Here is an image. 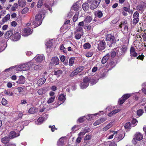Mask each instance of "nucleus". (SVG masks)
Here are the masks:
<instances>
[{
    "label": "nucleus",
    "mask_w": 146,
    "mask_h": 146,
    "mask_svg": "<svg viewBox=\"0 0 146 146\" xmlns=\"http://www.w3.org/2000/svg\"><path fill=\"white\" fill-rule=\"evenodd\" d=\"M42 15L40 13L37 14L35 16V21H33V24L35 27V28L40 25L42 23Z\"/></svg>",
    "instance_id": "obj_1"
},
{
    "label": "nucleus",
    "mask_w": 146,
    "mask_h": 146,
    "mask_svg": "<svg viewBox=\"0 0 146 146\" xmlns=\"http://www.w3.org/2000/svg\"><path fill=\"white\" fill-rule=\"evenodd\" d=\"M101 0H87L90 9L93 10L96 8L99 5Z\"/></svg>",
    "instance_id": "obj_2"
},
{
    "label": "nucleus",
    "mask_w": 146,
    "mask_h": 146,
    "mask_svg": "<svg viewBox=\"0 0 146 146\" xmlns=\"http://www.w3.org/2000/svg\"><path fill=\"white\" fill-rule=\"evenodd\" d=\"M90 78L88 77H85L83 80V82H82L80 85L81 88L82 89H84L86 88L88 86Z\"/></svg>",
    "instance_id": "obj_3"
},
{
    "label": "nucleus",
    "mask_w": 146,
    "mask_h": 146,
    "mask_svg": "<svg viewBox=\"0 0 146 146\" xmlns=\"http://www.w3.org/2000/svg\"><path fill=\"white\" fill-rule=\"evenodd\" d=\"M15 69L17 71H26L29 69V67L28 65L25 63L17 66Z\"/></svg>",
    "instance_id": "obj_4"
},
{
    "label": "nucleus",
    "mask_w": 146,
    "mask_h": 146,
    "mask_svg": "<svg viewBox=\"0 0 146 146\" xmlns=\"http://www.w3.org/2000/svg\"><path fill=\"white\" fill-rule=\"evenodd\" d=\"M117 131V132L115 135L114 140L115 141L118 142L123 139L124 133L123 132H120L118 131Z\"/></svg>",
    "instance_id": "obj_5"
},
{
    "label": "nucleus",
    "mask_w": 146,
    "mask_h": 146,
    "mask_svg": "<svg viewBox=\"0 0 146 146\" xmlns=\"http://www.w3.org/2000/svg\"><path fill=\"white\" fill-rule=\"evenodd\" d=\"M48 117V115L46 114H43L42 116L38 118L37 121L36 122V123L37 125L42 123L44 121L47 119Z\"/></svg>",
    "instance_id": "obj_6"
},
{
    "label": "nucleus",
    "mask_w": 146,
    "mask_h": 146,
    "mask_svg": "<svg viewBox=\"0 0 146 146\" xmlns=\"http://www.w3.org/2000/svg\"><path fill=\"white\" fill-rule=\"evenodd\" d=\"M130 56L131 59H132L133 58L136 57L137 55V54L136 52L135 48L133 46H131L130 49Z\"/></svg>",
    "instance_id": "obj_7"
},
{
    "label": "nucleus",
    "mask_w": 146,
    "mask_h": 146,
    "mask_svg": "<svg viewBox=\"0 0 146 146\" xmlns=\"http://www.w3.org/2000/svg\"><path fill=\"white\" fill-rule=\"evenodd\" d=\"M84 69V67L83 66H80L74 70L70 74V76H73L77 74L79 72H81Z\"/></svg>",
    "instance_id": "obj_8"
},
{
    "label": "nucleus",
    "mask_w": 146,
    "mask_h": 146,
    "mask_svg": "<svg viewBox=\"0 0 146 146\" xmlns=\"http://www.w3.org/2000/svg\"><path fill=\"white\" fill-rule=\"evenodd\" d=\"M119 48H115L112 51L111 54V56L112 57H114L116 54L118 56H120L122 55V54L120 53V52H119L118 51Z\"/></svg>",
    "instance_id": "obj_9"
},
{
    "label": "nucleus",
    "mask_w": 146,
    "mask_h": 146,
    "mask_svg": "<svg viewBox=\"0 0 146 146\" xmlns=\"http://www.w3.org/2000/svg\"><path fill=\"white\" fill-rule=\"evenodd\" d=\"M106 43L104 40H101L98 44V49L100 51L104 50L105 48Z\"/></svg>",
    "instance_id": "obj_10"
},
{
    "label": "nucleus",
    "mask_w": 146,
    "mask_h": 146,
    "mask_svg": "<svg viewBox=\"0 0 146 146\" xmlns=\"http://www.w3.org/2000/svg\"><path fill=\"white\" fill-rule=\"evenodd\" d=\"M24 32L25 34H23V36H27L31 34L33 30L29 27H26L24 29Z\"/></svg>",
    "instance_id": "obj_11"
},
{
    "label": "nucleus",
    "mask_w": 146,
    "mask_h": 146,
    "mask_svg": "<svg viewBox=\"0 0 146 146\" xmlns=\"http://www.w3.org/2000/svg\"><path fill=\"white\" fill-rule=\"evenodd\" d=\"M106 39L107 41H110L111 43H114L115 41V37L110 34H108L106 36Z\"/></svg>",
    "instance_id": "obj_12"
},
{
    "label": "nucleus",
    "mask_w": 146,
    "mask_h": 146,
    "mask_svg": "<svg viewBox=\"0 0 146 146\" xmlns=\"http://www.w3.org/2000/svg\"><path fill=\"white\" fill-rule=\"evenodd\" d=\"M90 131V129L88 127H86L82 128L81 131L79 133L83 136Z\"/></svg>",
    "instance_id": "obj_13"
},
{
    "label": "nucleus",
    "mask_w": 146,
    "mask_h": 146,
    "mask_svg": "<svg viewBox=\"0 0 146 146\" xmlns=\"http://www.w3.org/2000/svg\"><path fill=\"white\" fill-rule=\"evenodd\" d=\"M44 58V57L43 55H37L33 59L35 60L37 62H40L43 60Z\"/></svg>",
    "instance_id": "obj_14"
},
{
    "label": "nucleus",
    "mask_w": 146,
    "mask_h": 146,
    "mask_svg": "<svg viewBox=\"0 0 146 146\" xmlns=\"http://www.w3.org/2000/svg\"><path fill=\"white\" fill-rule=\"evenodd\" d=\"M59 59L57 57L52 58L50 64H55V65H56L58 64L59 63Z\"/></svg>",
    "instance_id": "obj_15"
},
{
    "label": "nucleus",
    "mask_w": 146,
    "mask_h": 146,
    "mask_svg": "<svg viewBox=\"0 0 146 146\" xmlns=\"http://www.w3.org/2000/svg\"><path fill=\"white\" fill-rule=\"evenodd\" d=\"M19 135L18 133H16L14 131H11L9 134V137L10 139H13Z\"/></svg>",
    "instance_id": "obj_16"
},
{
    "label": "nucleus",
    "mask_w": 146,
    "mask_h": 146,
    "mask_svg": "<svg viewBox=\"0 0 146 146\" xmlns=\"http://www.w3.org/2000/svg\"><path fill=\"white\" fill-rule=\"evenodd\" d=\"M25 78L23 76H21L19 77L18 80L16 82L20 84H24L25 82Z\"/></svg>",
    "instance_id": "obj_17"
},
{
    "label": "nucleus",
    "mask_w": 146,
    "mask_h": 146,
    "mask_svg": "<svg viewBox=\"0 0 146 146\" xmlns=\"http://www.w3.org/2000/svg\"><path fill=\"white\" fill-rule=\"evenodd\" d=\"M89 5L88 2L84 3L82 5L83 10L85 11H87L89 9Z\"/></svg>",
    "instance_id": "obj_18"
},
{
    "label": "nucleus",
    "mask_w": 146,
    "mask_h": 146,
    "mask_svg": "<svg viewBox=\"0 0 146 146\" xmlns=\"http://www.w3.org/2000/svg\"><path fill=\"white\" fill-rule=\"evenodd\" d=\"M136 139L138 141H140L143 138V135L140 132H137L135 135Z\"/></svg>",
    "instance_id": "obj_19"
},
{
    "label": "nucleus",
    "mask_w": 146,
    "mask_h": 146,
    "mask_svg": "<svg viewBox=\"0 0 146 146\" xmlns=\"http://www.w3.org/2000/svg\"><path fill=\"white\" fill-rule=\"evenodd\" d=\"M10 138L9 137L5 136L1 139V141L4 144L8 143L10 141Z\"/></svg>",
    "instance_id": "obj_20"
},
{
    "label": "nucleus",
    "mask_w": 146,
    "mask_h": 146,
    "mask_svg": "<svg viewBox=\"0 0 146 146\" xmlns=\"http://www.w3.org/2000/svg\"><path fill=\"white\" fill-rule=\"evenodd\" d=\"M117 131H111L110 132V134L107 135V138L109 139H111L113 138L114 135L117 133Z\"/></svg>",
    "instance_id": "obj_21"
},
{
    "label": "nucleus",
    "mask_w": 146,
    "mask_h": 146,
    "mask_svg": "<svg viewBox=\"0 0 146 146\" xmlns=\"http://www.w3.org/2000/svg\"><path fill=\"white\" fill-rule=\"evenodd\" d=\"M77 2L74 3L71 8V11L74 10L75 11H77L79 9V5L77 4Z\"/></svg>",
    "instance_id": "obj_22"
},
{
    "label": "nucleus",
    "mask_w": 146,
    "mask_h": 146,
    "mask_svg": "<svg viewBox=\"0 0 146 146\" xmlns=\"http://www.w3.org/2000/svg\"><path fill=\"white\" fill-rule=\"evenodd\" d=\"M89 13V15L86 17L84 20L85 24L89 23L92 20L91 13L90 12Z\"/></svg>",
    "instance_id": "obj_23"
},
{
    "label": "nucleus",
    "mask_w": 146,
    "mask_h": 146,
    "mask_svg": "<svg viewBox=\"0 0 146 146\" xmlns=\"http://www.w3.org/2000/svg\"><path fill=\"white\" fill-rule=\"evenodd\" d=\"M52 39L49 40L45 44L46 45V48L47 49H49L50 50V48L52 47Z\"/></svg>",
    "instance_id": "obj_24"
},
{
    "label": "nucleus",
    "mask_w": 146,
    "mask_h": 146,
    "mask_svg": "<svg viewBox=\"0 0 146 146\" xmlns=\"http://www.w3.org/2000/svg\"><path fill=\"white\" fill-rule=\"evenodd\" d=\"M20 35L19 33H16L14 34L13 36V40L17 41L19 40L20 38Z\"/></svg>",
    "instance_id": "obj_25"
},
{
    "label": "nucleus",
    "mask_w": 146,
    "mask_h": 146,
    "mask_svg": "<svg viewBox=\"0 0 146 146\" xmlns=\"http://www.w3.org/2000/svg\"><path fill=\"white\" fill-rule=\"evenodd\" d=\"M110 56V54L108 53L103 57L102 60V64H105L106 62L109 58Z\"/></svg>",
    "instance_id": "obj_26"
},
{
    "label": "nucleus",
    "mask_w": 146,
    "mask_h": 146,
    "mask_svg": "<svg viewBox=\"0 0 146 146\" xmlns=\"http://www.w3.org/2000/svg\"><path fill=\"white\" fill-rule=\"evenodd\" d=\"M13 34V33L12 31H8L5 34V38L7 39L8 38L12 35Z\"/></svg>",
    "instance_id": "obj_27"
},
{
    "label": "nucleus",
    "mask_w": 146,
    "mask_h": 146,
    "mask_svg": "<svg viewBox=\"0 0 146 146\" xmlns=\"http://www.w3.org/2000/svg\"><path fill=\"white\" fill-rule=\"evenodd\" d=\"M58 99L59 101L58 103V104L60 105L64 102V95L62 94L60 95L58 97Z\"/></svg>",
    "instance_id": "obj_28"
},
{
    "label": "nucleus",
    "mask_w": 146,
    "mask_h": 146,
    "mask_svg": "<svg viewBox=\"0 0 146 146\" xmlns=\"http://www.w3.org/2000/svg\"><path fill=\"white\" fill-rule=\"evenodd\" d=\"M121 111L120 108H118L117 110H115L111 111L110 113L108 114V115L110 117H111L113 115L116 113L119 112Z\"/></svg>",
    "instance_id": "obj_29"
},
{
    "label": "nucleus",
    "mask_w": 146,
    "mask_h": 146,
    "mask_svg": "<svg viewBox=\"0 0 146 146\" xmlns=\"http://www.w3.org/2000/svg\"><path fill=\"white\" fill-rule=\"evenodd\" d=\"M80 128V125H75L72 128L71 130L74 133L78 130Z\"/></svg>",
    "instance_id": "obj_30"
},
{
    "label": "nucleus",
    "mask_w": 146,
    "mask_h": 146,
    "mask_svg": "<svg viewBox=\"0 0 146 146\" xmlns=\"http://www.w3.org/2000/svg\"><path fill=\"white\" fill-rule=\"evenodd\" d=\"M99 113H98L95 114L88 115H87L85 116H86L85 118H86L88 120H90L93 118L94 116H95L96 115H99Z\"/></svg>",
    "instance_id": "obj_31"
},
{
    "label": "nucleus",
    "mask_w": 146,
    "mask_h": 146,
    "mask_svg": "<svg viewBox=\"0 0 146 146\" xmlns=\"http://www.w3.org/2000/svg\"><path fill=\"white\" fill-rule=\"evenodd\" d=\"M57 144L58 146H63L64 145V137H61L58 140Z\"/></svg>",
    "instance_id": "obj_32"
},
{
    "label": "nucleus",
    "mask_w": 146,
    "mask_h": 146,
    "mask_svg": "<svg viewBox=\"0 0 146 146\" xmlns=\"http://www.w3.org/2000/svg\"><path fill=\"white\" fill-rule=\"evenodd\" d=\"M46 80V79L45 78H41L37 81V84L38 85H41L43 84L45 82Z\"/></svg>",
    "instance_id": "obj_33"
},
{
    "label": "nucleus",
    "mask_w": 146,
    "mask_h": 146,
    "mask_svg": "<svg viewBox=\"0 0 146 146\" xmlns=\"http://www.w3.org/2000/svg\"><path fill=\"white\" fill-rule=\"evenodd\" d=\"M113 122H111L106 126L103 129V131H106L111 127L113 125Z\"/></svg>",
    "instance_id": "obj_34"
},
{
    "label": "nucleus",
    "mask_w": 146,
    "mask_h": 146,
    "mask_svg": "<svg viewBox=\"0 0 146 146\" xmlns=\"http://www.w3.org/2000/svg\"><path fill=\"white\" fill-rule=\"evenodd\" d=\"M95 15L96 16L100 18L102 17L103 15L102 12L100 11H96L95 12Z\"/></svg>",
    "instance_id": "obj_35"
},
{
    "label": "nucleus",
    "mask_w": 146,
    "mask_h": 146,
    "mask_svg": "<svg viewBox=\"0 0 146 146\" xmlns=\"http://www.w3.org/2000/svg\"><path fill=\"white\" fill-rule=\"evenodd\" d=\"M37 111V109L33 107L31 108L29 110V112L30 114H34Z\"/></svg>",
    "instance_id": "obj_36"
},
{
    "label": "nucleus",
    "mask_w": 146,
    "mask_h": 146,
    "mask_svg": "<svg viewBox=\"0 0 146 146\" xmlns=\"http://www.w3.org/2000/svg\"><path fill=\"white\" fill-rule=\"evenodd\" d=\"M10 14H8L5 17L3 18L2 20V21L4 23L9 20L10 19Z\"/></svg>",
    "instance_id": "obj_37"
},
{
    "label": "nucleus",
    "mask_w": 146,
    "mask_h": 146,
    "mask_svg": "<svg viewBox=\"0 0 146 146\" xmlns=\"http://www.w3.org/2000/svg\"><path fill=\"white\" fill-rule=\"evenodd\" d=\"M83 136L79 133L78 134V137L77 138L76 140V142L78 143H79L81 142V141L83 137Z\"/></svg>",
    "instance_id": "obj_38"
},
{
    "label": "nucleus",
    "mask_w": 146,
    "mask_h": 146,
    "mask_svg": "<svg viewBox=\"0 0 146 146\" xmlns=\"http://www.w3.org/2000/svg\"><path fill=\"white\" fill-rule=\"evenodd\" d=\"M92 138V136L88 134L86 135L84 137V142H85L86 141L90 140Z\"/></svg>",
    "instance_id": "obj_39"
},
{
    "label": "nucleus",
    "mask_w": 146,
    "mask_h": 146,
    "mask_svg": "<svg viewBox=\"0 0 146 146\" xmlns=\"http://www.w3.org/2000/svg\"><path fill=\"white\" fill-rule=\"evenodd\" d=\"M55 96L51 97L47 101V103L48 104H50L54 102L55 99Z\"/></svg>",
    "instance_id": "obj_40"
},
{
    "label": "nucleus",
    "mask_w": 146,
    "mask_h": 146,
    "mask_svg": "<svg viewBox=\"0 0 146 146\" xmlns=\"http://www.w3.org/2000/svg\"><path fill=\"white\" fill-rule=\"evenodd\" d=\"M137 9L138 11H141V13H142L144 11L143 7L141 5H139L137 6Z\"/></svg>",
    "instance_id": "obj_41"
},
{
    "label": "nucleus",
    "mask_w": 146,
    "mask_h": 146,
    "mask_svg": "<svg viewBox=\"0 0 146 146\" xmlns=\"http://www.w3.org/2000/svg\"><path fill=\"white\" fill-rule=\"evenodd\" d=\"M74 60L75 58L74 57H71L70 58L69 62L70 66H71L73 65Z\"/></svg>",
    "instance_id": "obj_42"
},
{
    "label": "nucleus",
    "mask_w": 146,
    "mask_h": 146,
    "mask_svg": "<svg viewBox=\"0 0 146 146\" xmlns=\"http://www.w3.org/2000/svg\"><path fill=\"white\" fill-rule=\"evenodd\" d=\"M83 46L84 48L85 49H89L90 48L91 45L89 43L87 42L85 43L84 44Z\"/></svg>",
    "instance_id": "obj_43"
},
{
    "label": "nucleus",
    "mask_w": 146,
    "mask_h": 146,
    "mask_svg": "<svg viewBox=\"0 0 146 146\" xmlns=\"http://www.w3.org/2000/svg\"><path fill=\"white\" fill-rule=\"evenodd\" d=\"M4 93L5 94L9 96H12L13 95V93L11 92L9 90H6L4 91Z\"/></svg>",
    "instance_id": "obj_44"
},
{
    "label": "nucleus",
    "mask_w": 146,
    "mask_h": 146,
    "mask_svg": "<svg viewBox=\"0 0 146 146\" xmlns=\"http://www.w3.org/2000/svg\"><path fill=\"white\" fill-rule=\"evenodd\" d=\"M62 72L61 70H58L57 71H54V75L58 76L61 74Z\"/></svg>",
    "instance_id": "obj_45"
},
{
    "label": "nucleus",
    "mask_w": 146,
    "mask_h": 146,
    "mask_svg": "<svg viewBox=\"0 0 146 146\" xmlns=\"http://www.w3.org/2000/svg\"><path fill=\"white\" fill-rule=\"evenodd\" d=\"M85 117V116H84L79 118L77 120V122H78L79 123L83 122L84 120Z\"/></svg>",
    "instance_id": "obj_46"
},
{
    "label": "nucleus",
    "mask_w": 146,
    "mask_h": 146,
    "mask_svg": "<svg viewBox=\"0 0 146 146\" xmlns=\"http://www.w3.org/2000/svg\"><path fill=\"white\" fill-rule=\"evenodd\" d=\"M83 35V32H82L81 33H77L75 35V37L77 39H79L80 38L81 36Z\"/></svg>",
    "instance_id": "obj_47"
},
{
    "label": "nucleus",
    "mask_w": 146,
    "mask_h": 146,
    "mask_svg": "<svg viewBox=\"0 0 146 146\" xmlns=\"http://www.w3.org/2000/svg\"><path fill=\"white\" fill-rule=\"evenodd\" d=\"M131 96V95L130 94H126L122 96V98L125 99V100L126 99L129 98Z\"/></svg>",
    "instance_id": "obj_48"
},
{
    "label": "nucleus",
    "mask_w": 146,
    "mask_h": 146,
    "mask_svg": "<svg viewBox=\"0 0 146 146\" xmlns=\"http://www.w3.org/2000/svg\"><path fill=\"white\" fill-rule=\"evenodd\" d=\"M42 68V65L41 64H40L35 66L34 67V69L35 70H38L41 69Z\"/></svg>",
    "instance_id": "obj_49"
},
{
    "label": "nucleus",
    "mask_w": 146,
    "mask_h": 146,
    "mask_svg": "<svg viewBox=\"0 0 146 146\" xmlns=\"http://www.w3.org/2000/svg\"><path fill=\"white\" fill-rule=\"evenodd\" d=\"M78 13H76L75 15L74 16L73 18V21L74 22L76 21L78 18Z\"/></svg>",
    "instance_id": "obj_50"
},
{
    "label": "nucleus",
    "mask_w": 146,
    "mask_h": 146,
    "mask_svg": "<svg viewBox=\"0 0 146 146\" xmlns=\"http://www.w3.org/2000/svg\"><path fill=\"white\" fill-rule=\"evenodd\" d=\"M133 18H139V14L137 11H135L133 14Z\"/></svg>",
    "instance_id": "obj_51"
},
{
    "label": "nucleus",
    "mask_w": 146,
    "mask_h": 146,
    "mask_svg": "<svg viewBox=\"0 0 146 146\" xmlns=\"http://www.w3.org/2000/svg\"><path fill=\"white\" fill-rule=\"evenodd\" d=\"M44 0H39L37 4V7L40 8L42 5L44 1Z\"/></svg>",
    "instance_id": "obj_52"
},
{
    "label": "nucleus",
    "mask_w": 146,
    "mask_h": 146,
    "mask_svg": "<svg viewBox=\"0 0 146 146\" xmlns=\"http://www.w3.org/2000/svg\"><path fill=\"white\" fill-rule=\"evenodd\" d=\"M121 49L123 52H125L127 50V46L125 45H122L121 46Z\"/></svg>",
    "instance_id": "obj_53"
},
{
    "label": "nucleus",
    "mask_w": 146,
    "mask_h": 146,
    "mask_svg": "<svg viewBox=\"0 0 146 146\" xmlns=\"http://www.w3.org/2000/svg\"><path fill=\"white\" fill-rule=\"evenodd\" d=\"M143 112V111L142 109H139L137 111V114L138 115L140 116L142 115Z\"/></svg>",
    "instance_id": "obj_54"
},
{
    "label": "nucleus",
    "mask_w": 146,
    "mask_h": 146,
    "mask_svg": "<svg viewBox=\"0 0 146 146\" xmlns=\"http://www.w3.org/2000/svg\"><path fill=\"white\" fill-rule=\"evenodd\" d=\"M139 21V18H134L133 20V25H135Z\"/></svg>",
    "instance_id": "obj_55"
},
{
    "label": "nucleus",
    "mask_w": 146,
    "mask_h": 146,
    "mask_svg": "<svg viewBox=\"0 0 146 146\" xmlns=\"http://www.w3.org/2000/svg\"><path fill=\"white\" fill-rule=\"evenodd\" d=\"M2 104L5 106H6L7 105V101L4 98L2 99Z\"/></svg>",
    "instance_id": "obj_56"
},
{
    "label": "nucleus",
    "mask_w": 146,
    "mask_h": 146,
    "mask_svg": "<svg viewBox=\"0 0 146 146\" xmlns=\"http://www.w3.org/2000/svg\"><path fill=\"white\" fill-rule=\"evenodd\" d=\"M25 64H27L28 65L29 69L32 66L34 65V64L32 62V61H31L27 63H25Z\"/></svg>",
    "instance_id": "obj_57"
},
{
    "label": "nucleus",
    "mask_w": 146,
    "mask_h": 146,
    "mask_svg": "<svg viewBox=\"0 0 146 146\" xmlns=\"http://www.w3.org/2000/svg\"><path fill=\"white\" fill-rule=\"evenodd\" d=\"M29 9L27 7L24 8L22 11L21 13L22 14H24L27 13Z\"/></svg>",
    "instance_id": "obj_58"
},
{
    "label": "nucleus",
    "mask_w": 146,
    "mask_h": 146,
    "mask_svg": "<svg viewBox=\"0 0 146 146\" xmlns=\"http://www.w3.org/2000/svg\"><path fill=\"white\" fill-rule=\"evenodd\" d=\"M137 123V121L136 119H133L132 121V123L134 126H135Z\"/></svg>",
    "instance_id": "obj_59"
},
{
    "label": "nucleus",
    "mask_w": 146,
    "mask_h": 146,
    "mask_svg": "<svg viewBox=\"0 0 146 146\" xmlns=\"http://www.w3.org/2000/svg\"><path fill=\"white\" fill-rule=\"evenodd\" d=\"M49 127L51 129V130L52 132L54 131L55 130H57V128L55 127V126L53 125L52 126H49Z\"/></svg>",
    "instance_id": "obj_60"
},
{
    "label": "nucleus",
    "mask_w": 146,
    "mask_h": 146,
    "mask_svg": "<svg viewBox=\"0 0 146 146\" xmlns=\"http://www.w3.org/2000/svg\"><path fill=\"white\" fill-rule=\"evenodd\" d=\"M124 26V29L126 31H127L128 29V26L126 25H124V24L121 23L119 25V27L120 28H121L122 26Z\"/></svg>",
    "instance_id": "obj_61"
},
{
    "label": "nucleus",
    "mask_w": 146,
    "mask_h": 146,
    "mask_svg": "<svg viewBox=\"0 0 146 146\" xmlns=\"http://www.w3.org/2000/svg\"><path fill=\"white\" fill-rule=\"evenodd\" d=\"M44 90L42 89H40L38 90L37 93L38 94L40 95L42 94L43 93Z\"/></svg>",
    "instance_id": "obj_62"
},
{
    "label": "nucleus",
    "mask_w": 146,
    "mask_h": 146,
    "mask_svg": "<svg viewBox=\"0 0 146 146\" xmlns=\"http://www.w3.org/2000/svg\"><path fill=\"white\" fill-rule=\"evenodd\" d=\"M143 86L145 85V88H143L142 89V92L144 94H146V84H145V83H143L142 84Z\"/></svg>",
    "instance_id": "obj_63"
},
{
    "label": "nucleus",
    "mask_w": 146,
    "mask_h": 146,
    "mask_svg": "<svg viewBox=\"0 0 146 146\" xmlns=\"http://www.w3.org/2000/svg\"><path fill=\"white\" fill-rule=\"evenodd\" d=\"M130 122H128L125 124L124 127L126 129H128L130 127Z\"/></svg>",
    "instance_id": "obj_64"
}]
</instances>
